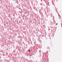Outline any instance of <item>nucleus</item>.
<instances>
[{
	"label": "nucleus",
	"instance_id": "1",
	"mask_svg": "<svg viewBox=\"0 0 62 62\" xmlns=\"http://www.w3.org/2000/svg\"><path fill=\"white\" fill-rule=\"evenodd\" d=\"M29 52H30V50H29Z\"/></svg>",
	"mask_w": 62,
	"mask_h": 62
},
{
	"label": "nucleus",
	"instance_id": "2",
	"mask_svg": "<svg viewBox=\"0 0 62 62\" xmlns=\"http://www.w3.org/2000/svg\"><path fill=\"white\" fill-rule=\"evenodd\" d=\"M56 24L57 25V23H56Z\"/></svg>",
	"mask_w": 62,
	"mask_h": 62
}]
</instances>
